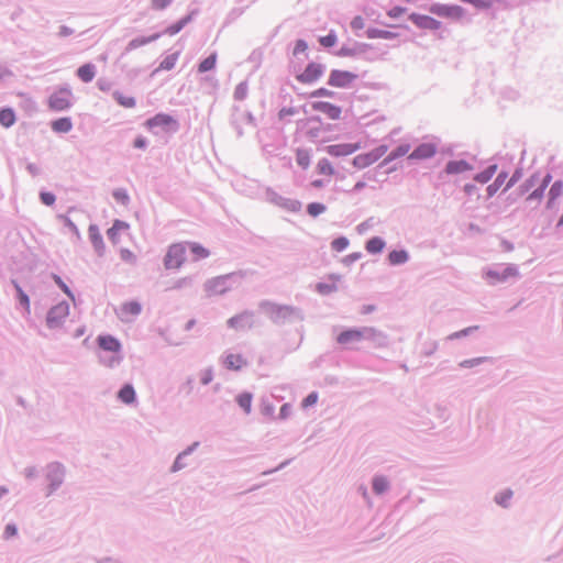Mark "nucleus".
Returning <instances> with one entry per match:
<instances>
[{
    "label": "nucleus",
    "instance_id": "c03bdc74",
    "mask_svg": "<svg viewBox=\"0 0 563 563\" xmlns=\"http://www.w3.org/2000/svg\"><path fill=\"white\" fill-rule=\"evenodd\" d=\"M217 57H218L217 53L213 52L210 55H208L206 58L200 60V63L198 64V73L205 74V73H208V71L214 69V67L217 65Z\"/></svg>",
    "mask_w": 563,
    "mask_h": 563
},
{
    "label": "nucleus",
    "instance_id": "13d9d810",
    "mask_svg": "<svg viewBox=\"0 0 563 563\" xmlns=\"http://www.w3.org/2000/svg\"><path fill=\"white\" fill-rule=\"evenodd\" d=\"M318 41L324 48H330L336 44L338 36L335 31L331 30L327 35L320 36Z\"/></svg>",
    "mask_w": 563,
    "mask_h": 563
},
{
    "label": "nucleus",
    "instance_id": "72a5a7b5",
    "mask_svg": "<svg viewBox=\"0 0 563 563\" xmlns=\"http://www.w3.org/2000/svg\"><path fill=\"white\" fill-rule=\"evenodd\" d=\"M387 261L391 266L404 265L409 261V253L405 249L393 250L388 253Z\"/></svg>",
    "mask_w": 563,
    "mask_h": 563
},
{
    "label": "nucleus",
    "instance_id": "20e7f679",
    "mask_svg": "<svg viewBox=\"0 0 563 563\" xmlns=\"http://www.w3.org/2000/svg\"><path fill=\"white\" fill-rule=\"evenodd\" d=\"M99 350L102 352H110V357H104L101 353L99 354V362L108 367H114L122 361L121 350L122 344L118 338L112 334H99L96 339Z\"/></svg>",
    "mask_w": 563,
    "mask_h": 563
},
{
    "label": "nucleus",
    "instance_id": "6ab92c4d",
    "mask_svg": "<svg viewBox=\"0 0 563 563\" xmlns=\"http://www.w3.org/2000/svg\"><path fill=\"white\" fill-rule=\"evenodd\" d=\"M227 324L229 328L234 330L252 329L254 327V312L251 310H244L241 313L231 317L227 321Z\"/></svg>",
    "mask_w": 563,
    "mask_h": 563
},
{
    "label": "nucleus",
    "instance_id": "603ef678",
    "mask_svg": "<svg viewBox=\"0 0 563 563\" xmlns=\"http://www.w3.org/2000/svg\"><path fill=\"white\" fill-rule=\"evenodd\" d=\"M249 95V84L246 80L239 82L233 92V99L235 101H243Z\"/></svg>",
    "mask_w": 563,
    "mask_h": 563
},
{
    "label": "nucleus",
    "instance_id": "f257e3e1",
    "mask_svg": "<svg viewBox=\"0 0 563 563\" xmlns=\"http://www.w3.org/2000/svg\"><path fill=\"white\" fill-rule=\"evenodd\" d=\"M258 309L276 325L302 321L305 316L300 308L289 305H280L271 300H262Z\"/></svg>",
    "mask_w": 563,
    "mask_h": 563
},
{
    "label": "nucleus",
    "instance_id": "b1692460",
    "mask_svg": "<svg viewBox=\"0 0 563 563\" xmlns=\"http://www.w3.org/2000/svg\"><path fill=\"white\" fill-rule=\"evenodd\" d=\"M373 45L364 42H354L353 46L342 45L339 51L334 53L338 57H355L372 49Z\"/></svg>",
    "mask_w": 563,
    "mask_h": 563
},
{
    "label": "nucleus",
    "instance_id": "58836bf2",
    "mask_svg": "<svg viewBox=\"0 0 563 563\" xmlns=\"http://www.w3.org/2000/svg\"><path fill=\"white\" fill-rule=\"evenodd\" d=\"M386 246V242L380 236H372L365 242V250L373 255L380 254Z\"/></svg>",
    "mask_w": 563,
    "mask_h": 563
},
{
    "label": "nucleus",
    "instance_id": "ea45409f",
    "mask_svg": "<svg viewBox=\"0 0 563 563\" xmlns=\"http://www.w3.org/2000/svg\"><path fill=\"white\" fill-rule=\"evenodd\" d=\"M16 121L15 111L11 107L0 108V124L3 128H11Z\"/></svg>",
    "mask_w": 563,
    "mask_h": 563
},
{
    "label": "nucleus",
    "instance_id": "de8ad7c7",
    "mask_svg": "<svg viewBox=\"0 0 563 563\" xmlns=\"http://www.w3.org/2000/svg\"><path fill=\"white\" fill-rule=\"evenodd\" d=\"M493 363V357L489 356H479L474 358L464 360L459 363V366L462 368H473L475 366L482 365L484 363Z\"/></svg>",
    "mask_w": 563,
    "mask_h": 563
},
{
    "label": "nucleus",
    "instance_id": "774afa93",
    "mask_svg": "<svg viewBox=\"0 0 563 563\" xmlns=\"http://www.w3.org/2000/svg\"><path fill=\"white\" fill-rule=\"evenodd\" d=\"M544 191L545 189L542 188L541 186H538L536 189H533L526 198V201L527 202H532V201H536L537 203H539L542 198L544 197Z\"/></svg>",
    "mask_w": 563,
    "mask_h": 563
},
{
    "label": "nucleus",
    "instance_id": "2f4dec72",
    "mask_svg": "<svg viewBox=\"0 0 563 563\" xmlns=\"http://www.w3.org/2000/svg\"><path fill=\"white\" fill-rule=\"evenodd\" d=\"M97 67L92 63H86L76 70V76L85 84L91 82L96 76Z\"/></svg>",
    "mask_w": 563,
    "mask_h": 563
},
{
    "label": "nucleus",
    "instance_id": "39448f33",
    "mask_svg": "<svg viewBox=\"0 0 563 563\" xmlns=\"http://www.w3.org/2000/svg\"><path fill=\"white\" fill-rule=\"evenodd\" d=\"M143 126L152 132L154 135H158L161 129L166 134H176L180 130L179 121L169 113L158 112L155 115L144 121Z\"/></svg>",
    "mask_w": 563,
    "mask_h": 563
},
{
    "label": "nucleus",
    "instance_id": "1a4fd4ad",
    "mask_svg": "<svg viewBox=\"0 0 563 563\" xmlns=\"http://www.w3.org/2000/svg\"><path fill=\"white\" fill-rule=\"evenodd\" d=\"M440 143V137L431 136L430 142L418 144L412 152L407 155V159L412 163L430 159L438 153Z\"/></svg>",
    "mask_w": 563,
    "mask_h": 563
},
{
    "label": "nucleus",
    "instance_id": "c85d7f7f",
    "mask_svg": "<svg viewBox=\"0 0 563 563\" xmlns=\"http://www.w3.org/2000/svg\"><path fill=\"white\" fill-rule=\"evenodd\" d=\"M328 278L331 280L330 283L320 282L316 285V291L322 296H328L338 290L336 282L341 279V276L338 274H330Z\"/></svg>",
    "mask_w": 563,
    "mask_h": 563
},
{
    "label": "nucleus",
    "instance_id": "49530a36",
    "mask_svg": "<svg viewBox=\"0 0 563 563\" xmlns=\"http://www.w3.org/2000/svg\"><path fill=\"white\" fill-rule=\"evenodd\" d=\"M512 495L514 493L511 489H504L503 492H499L495 495L494 501L503 508H508L510 506V499L512 498Z\"/></svg>",
    "mask_w": 563,
    "mask_h": 563
},
{
    "label": "nucleus",
    "instance_id": "864d4df0",
    "mask_svg": "<svg viewBox=\"0 0 563 563\" xmlns=\"http://www.w3.org/2000/svg\"><path fill=\"white\" fill-rule=\"evenodd\" d=\"M464 3L473 5L475 9L484 11L493 7L494 2H501V0H462Z\"/></svg>",
    "mask_w": 563,
    "mask_h": 563
},
{
    "label": "nucleus",
    "instance_id": "423d86ee",
    "mask_svg": "<svg viewBox=\"0 0 563 563\" xmlns=\"http://www.w3.org/2000/svg\"><path fill=\"white\" fill-rule=\"evenodd\" d=\"M43 471L45 481L47 482L45 496L49 497L62 487L65 482L67 471L66 466L58 461L47 463Z\"/></svg>",
    "mask_w": 563,
    "mask_h": 563
},
{
    "label": "nucleus",
    "instance_id": "f8f14e48",
    "mask_svg": "<svg viewBox=\"0 0 563 563\" xmlns=\"http://www.w3.org/2000/svg\"><path fill=\"white\" fill-rule=\"evenodd\" d=\"M423 8L437 16L452 20H460L465 14V9L459 4H443L435 2Z\"/></svg>",
    "mask_w": 563,
    "mask_h": 563
},
{
    "label": "nucleus",
    "instance_id": "9b49d317",
    "mask_svg": "<svg viewBox=\"0 0 563 563\" xmlns=\"http://www.w3.org/2000/svg\"><path fill=\"white\" fill-rule=\"evenodd\" d=\"M236 277L235 273L220 275L206 280L203 287L209 295H223L232 288V280Z\"/></svg>",
    "mask_w": 563,
    "mask_h": 563
},
{
    "label": "nucleus",
    "instance_id": "a19ab883",
    "mask_svg": "<svg viewBox=\"0 0 563 563\" xmlns=\"http://www.w3.org/2000/svg\"><path fill=\"white\" fill-rule=\"evenodd\" d=\"M11 284L15 290V299L19 302V305L25 309H30V297L29 295L23 290L21 285L18 280L12 279Z\"/></svg>",
    "mask_w": 563,
    "mask_h": 563
},
{
    "label": "nucleus",
    "instance_id": "338daca9",
    "mask_svg": "<svg viewBox=\"0 0 563 563\" xmlns=\"http://www.w3.org/2000/svg\"><path fill=\"white\" fill-rule=\"evenodd\" d=\"M59 219L63 221L65 228H67L71 233H74L77 236V239H80L79 229L69 217L60 214Z\"/></svg>",
    "mask_w": 563,
    "mask_h": 563
},
{
    "label": "nucleus",
    "instance_id": "4d7b16f0",
    "mask_svg": "<svg viewBox=\"0 0 563 563\" xmlns=\"http://www.w3.org/2000/svg\"><path fill=\"white\" fill-rule=\"evenodd\" d=\"M522 174H523L522 167H517L514 170L512 175L507 180L504 189L501 190V195L507 192L510 188H512L520 180V178L522 177Z\"/></svg>",
    "mask_w": 563,
    "mask_h": 563
},
{
    "label": "nucleus",
    "instance_id": "f704fd0d",
    "mask_svg": "<svg viewBox=\"0 0 563 563\" xmlns=\"http://www.w3.org/2000/svg\"><path fill=\"white\" fill-rule=\"evenodd\" d=\"M243 113L244 112H242V109L240 106L233 104L231 107L230 124L235 130L239 137L243 136V134H244L243 129L240 123V121L243 117Z\"/></svg>",
    "mask_w": 563,
    "mask_h": 563
},
{
    "label": "nucleus",
    "instance_id": "e433bc0d",
    "mask_svg": "<svg viewBox=\"0 0 563 563\" xmlns=\"http://www.w3.org/2000/svg\"><path fill=\"white\" fill-rule=\"evenodd\" d=\"M49 125L55 133H68L73 129V121L70 117H62L51 121Z\"/></svg>",
    "mask_w": 563,
    "mask_h": 563
},
{
    "label": "nucleus",
    "instance_id": "0eeeda50",
    "mask_svg": "<svg viewBox=\"0 0 563 563\" xmlns=\"http://www.w3.org/2000/svg\"><path fill=\"white\" fill-rule=\"evenodd\" d=\"M74 99L71 87L68 84H64L49 95L47 104L52 111L62 112L73 107Z\"/></svg>",
    "mask_w": 563,
    "mask_h": 563
},
{
    "label": "nucleus",
    "instance_id": "79ce46f5",
    "mask_svg": "<svg viewBox=\"0 0 563 563\" xmlns=\"http://www.w3.org/2000/svg\"><path fill=\"white\" fill-rule=\"evenodd\" d=\"M253 394L250 391H242L235 398L239 407L246 413H251L252 410Z\"/></svg>",
    "mask_w": 563,
    "mask_h": 563
},
{
    "label": "nucleus",
    "instance_id": "cd10ccee",
    "mask_svg": "<svg viewBox=\"0 0 563 563\" xmlns=\"http://www.w3.org/2000/svg\"><path fill=\"white\" fill-rule=\"evenodd\" d=\"M117 398L124 405H133L136 402V391L132 384H123L117 393Z\"/></svg>",
    "mask_w": 563,
    "mask_h": 563
},
{
    "label": "nucleus",
    "instance_id": "dca6fc26",
    "mask_svg": "<svg viewBox=\"0 0 563 563\" xmlns=\"http://www.w3.org/2000/svg\"><path fill=\"white\" fill-rule=\"evenodd\" d=\"M325 65L317 62H309L298 76V81L305 85L317 82L325 73Z\"/></svg>",
    "mask_w": 563,
    "mask_h": 563
},
{
    "label": "nucleus",
    "instance_id": "0e129e2a",
    "mask_svg": "<svg viewBox=\"0 0 563 563\" xmlns=\"http://www.w3.org/2000/svg\"><path fill=\"white\" fill-rule=\"evenodd\" d=\"M563 194V180L556 179L550 187L548 196H551L552 199H558Z\"/></svg>",
    "mask_w": 563,
    "mask_h": 563
},
{
    "label": "nucleus",
    "instance_id": "e2e57ef3",
    "mask_svg": "<svg viewBox=\"0 0 563 563\" xmlns=\"http://www.w3.org/2000/svg\"><path fill=\"white\" fill-rule=\"evenodd\" d=\"M410 151V144L409 143H401L398 146H396L390 153V159H398L405 155H407Z\"/></svg>",
    "mask_w": 563,
    "mask_h": 563
},
{
    "label": "nucleus",
    "instance_id": "680f3d73",
    "mask_svg": "<svg viewBox=\"0 0 563 563\" xmlns=\"http://www.w3.org/2000/svg\"><path fill=\"white\" fill-rule=\"evenodd\" d=\"M350 241L346 236L340 235L332 240L331 249L335 252H343L347 249Z\"/></svg>",
    "mask_w": 563,
    "mask_h": 563
},
{
    "label": "nucleus",
    "instance_id": "09e8293b",
    "mask_svg": "<svg viewBox=\"0 0 563 563\" xmlns=\"http://www.w3.org/2000/svg\"><path fill=\"white\" fill-rule=\"evenodd\" d=\"M179 54H180V51H177L173 54H169L167 55L159 64L158 68L156 69V71L158 70H172L175 65H176V62L179 57Z\"/></svg>",
    "mask_w": 563,
    "mask_h": 563
},
{
    "label": "nucleus",
    "instance_id": "7ed1b4c3",
    "mask_svg": "<svg viewBox=\"0 0 563 563\" xmlns=\"http://www.w3.org/2000/svg\"><path fill=\"white\" fill-rule=\"evenodd\" d=\"M482 277L490 286L508 283L510 279L520 277L519 268L516 264H492L482 271Z\"/></svg>",
    "mask_w": 563,
    "mask_h": 563
},
{
    "label": "nucleus",
    "instance_id": "a211bd4d",
    "mask_svg": "<svg viewBox=\"0 0 563 563\" xmlns=\"http://www.w3.org/2000/svg\"><path fill=\"white\" fill-rule=\"evenodd\" d=\"M408 20L418 29L426 31H438L442 26V22L427 14L411 12Z\"/></svg>",
    "mask_w": 563,
    "mask_h": 563
},
{
    "label": "nucleus",
    "instance_id": "bb28decb",
    "mask_svg": "<svg viewBox=\"0 0 563 563\" xmlns=\"http://www.w3.org/2000/svg\"><path fill=\"white\" fill-rule=\"evenodd\" d=\"M129 228H130V225L128 222L120 220V219H115L112 222V225L107 230V236H108L109 241L113 245L119 244L120 243V232L122 230H128Z\"/></svg>",
    "mask_w": 563,
    "mask_h": 563
},
{
    "label": "nucleus",
    "instance_id": "052dcab7",
    "mask_svg": "<svg viewBox=\"0 0 563 563\" xmlns=\"http://www.w3.org/2000/svg\"><path fill=\"white\" fill-rule=\"evenodd\" d=\"M308 43L303 38H298L295 42V46L292 49L294 57H298L300 54H305V59L309 58V55L306 53L308 49Z\"/></svg>",
    "mask_w": 563,
    "mask_h": 563
},
{
    "label": "nucleus",
    "instance_id": "6e6d98bb",
    "mask_svg": "<svg viewBox=\"0 0 563 563\" xmlns=\"http://www.w3.org/2000/svg\"><path fill=\"white\" fill-rule=\"evenodd\" d=\"M309 98H331L335 99L338 97V92L330 90L324 87H320L308 93Z\"/></svg>",
    "mask_w": 563,
    "mask_h": 563
},
{
    "label": "nucleus",
    "instance_id": "f3484780",
    "mask_svg": "<svg viewBox=\"0 0 563 563\" xmlns=\"http://www.w3.org/2000/svg\"><path fill=\"white\" fill-rule=\"evenodd\" d=\"M474 169V166L465 159H450L438 174V179L444 180L446 176L460 175Z\"/></svg>",
    "mask_w": 563,
    "mask_h": 563
},
{
    "label": "nucleus",
    "instance_id": "a18cd8bd",
    "mask_svg": "<svg viewBox=\"0 0 563 563\" xmlns=\"http://www.w3.org/2000/svg\"><path fill=\"white\" fill-rule=\"evenodd\" d=\"M316 173L324 176H333L335 175V169L331 162L328 158L323 157L319 159L316 166Z\"/></svg>",
    "mask_w": 563,
    "mask_h": 563
},
{
    "label": "nucleus",
    "instance_id": "8fccbe9b",
    "mask_svg": "<svg viewBox=\"0 0 563 563\" xmlns=\"http://www.w3.org/2000/svg\"><path fill=\"white\" fill-rule=\"evenodd\" d=\"M121 310H122V312H124L126 314L136 317L142 311V305L136 300H130L122 305Z\"/></svg>",
    "mask_w": 563,
    "mask_h": 563
},
{
    "label": "nucleus",
    "instance_id": "5701e85b",
    "mask_svg": "<svg viewBox=\"0 0 563 563\" xmlns=\"http://www.w3.org/2000/svg\"><path fill=\"white\" fill-rule=\"evenodd\" d=\"M361 148V143H340L332 144L324 147V151L332 157L349 156Z\"/></svg>",
    "mask_w": 563,
    "mask_h": 563
},
{
    "label": "nucleus",
    "instance_id": "f03ea898",
    "mask_svg": "<svg viewBox=\"0 0 563 563\" xmlns=\"http://www.w3.org/2000/svg\"><path fill=\"white\" fill-rule=\"evenodd\" d=\"M297 129L305 132L310 142L327 143L334 139L332 132L338 129L336 124L323 122L319 114L297 120Z\"/></svg>",
    "mask_w": 563,
    "mask_h": 563
},
{
    "label": "nucleus",
    "instance_id": "412c9836",
    "mask_svg": "<svg viewBox=\"0 0 563 563\" xmlns=\"http://www.w3.org/2000/svg\"><path fill=\"white\" fill-rule=\"evenodd\" d=\"M312 111L321 112L330 120H339L342 114V108L328 101H313L310 102Z\"/></svg>",
    "mask_w": 563,
    "mask_h": 563
},
{
    "label": "nucleus",
    "instance_id": "bf43d9fd",
    "mask_svg": "<svg viewBox=\"0 0 563 563\" xmlns=\"http://www.w3.org/2000/svg\"><path fill=\"white\" fill-rule=\"evenodd\" d=\"M325 205L321 202H310L307 205V213L312 218L319 217L320 214L325 212Z\"/></svg>",
    "mask_w": 563,
    "mask_h": 563
},
{
    "label": "nucleus",
    "instance_id": "4be33fe9",
    "mask_svg": "<svg viewBox=\"0 0 563 563\" xmlns=\"http://www.w3.org/2000/svg\"><path fill=\"white\" fill-rule=\"evenodd\" d=\"M538 180H539V174L538 173L532 174L521 185H519L516 190L511 191L506 197V202L508 205L515 203L520 197L528 194L536 186Z\"/></svg>",
    "mask_w": 563,
    "mask_h": 563
},
{
    "label": "nucleus",
    "instance_id": "3c124183",
    "mask_svg": "<svg viewBox=\"0 0 563 563\" xmlns=\"http://www.w3.org/2000/svg\"><path fill=\"white\" fill-rule=\"evenodd\" d=\"M51 278L54 280V283L56 284V286L71 300H75V295L73 292V290L65 284V282L63 280V278L56 274V273H52L51 274Z\"/></svg>",
    "mask_w": 563,
    "mask_h": 563
},
{
    "label": "nucleus",
    "instance_id": "ddd939ff",
    "mask_svg": "<svg viewBox=\"0 0 563 563\" xmlns=\"http://www.w3.org/2000/svg\"><path fill=\"white\" fill-rule=\"evenodd\" d=\"M265 198L268 202L289 212H299L302 207V203L299 200L285 198L272 188H267L265 190Z\"/></svg>",
    "mask_w": 563,
    "mask_h": 563
},
{
    "label": "nucleus",
    "instance_id": "2eb2a0df",
    "mask_svg": "<svg viewBox=\"0 0 563 563\" xmlns=\"http://www.w3.org/2000/svg\"><path fill=\"white\" fill-rule=\"evenodd\" d=\"M357 74L350 70L332 69L329 74L327 84L334 88L346 89L350 88L354 80L357 79Z\"/></svg>",
    "mask_w": 563,
    "mask_h": 563
},
{
    "label": "nucleus",
    "instance_id": "393cba45",
    "mask_svg": "<svg viewBox=\"0 0 563 563\" xmlns=\"http://www.w3.org/2000/svg\"><path fill=\"white\" fill-rule=\"evenodd\" d=\"M88 236L91 242V245L99 257H102L106 252V245L103 242V238L100 233L99 227L97 224L91 223L88 228Z\"/></svg>",
    "mask_w": 563,
    "mask_h": 563
},
{
    "label": "nucleus",
    "instance_id": "4c0bfd02",
    "mask_svg": "<svg viewBox=\"0 0 563 563\" xmlns=\"http://www.w3.org/2000/svg\"><path fill=\"white\" fill-rule=\"evenodd\" d=\"M390 487V483L388 478L384 475H375L372 478V489L375 495H383L388 492Z\"/></svg>",
    "mask_w": 563,
    "mask_h": 563
},
{
    "label": "nucleus",
    "instance_id": "6e6552de",
    "mask_svg": "<svg viewBox=\"0 0 563 563\" xmlns=\"http://www.w3.org/2000/svg\"><path fill=\"white\" fill-rule=\"evenodd\" d=\"M186 242L173 243L168 246L163 264L166 269H178L186 261Z\"/></svg>",
    "mask_w": 563,
    "mask_h": 563
},
{
    "label": "nucleus",
    "instance_id": "a878e982",
    "mask_svg": "<svg viewBox=\"0 0 563 563\" xmlns=\"http://www.w3.org/2000/svg\"><path fill=\"white\" fill-rule=\"evenodd\" d=\"M360 341H363V327L344 329L336 336V342L343 345Z\"/></svg>",
    "mask_w": 563,
    "mask_h": 563
},
{
    "label": "nucleus",
    "instance_id": "aec40b11",
    "mask_svg": "<svg viewBox=\"0 0 563 563\" xmlns=\"http://www.w3.org/2000/svg\"><path fill=\"white\" fill-rule=\"evenodd\" d=\"M363 340L371 342L374 347H386L389 344L388 335L374 327H363Z\"/></svg>",
    "mask_w": 563,
    "mask_h": 563
},
{
    "label": "nucleus",
    "instance_id": "7c9ffc66",
    "mask_svg": "<svg viewBox=\"0 0 563 563\" xmlns=\"http://www.w3.org/2000/svg\"><path fill=\"white\" fill-rule=\"evenodd\" d=\"M223 365L230 371H241L247 365V361L241 354H228L223 360Z\"/></svg>",
    "mask_w": 563,
    "mask_h": 563
},
{
    "label": "nucleus",
    "instance_id": "c756f323",
    "mask_svg": "<svg viewBox=\"0 0 563 563\" xmlns=\"http://www.w3.org/2000/svg\"><path fill=\"white\" fill-rule=\"evenodd\" d=\"M158 38H161V34H156V33H153L152 35H148V36H137V37H134L132 38L128 45L125 46L124 48V53H130L141 46H144L146 44H150V43H153L155 41H157Z\"/></svg>",
    "mask_w": 563,
    "mask_h": 563
},
{
    "label": "nucleus",
    "instance_id": "473e14b6",
    "mask_svg": "<svg viewBox=\"0 0 563 563\" xmlns=\"http://www.w3.org/2000/svg\"><path fill=\"white\" fill-rule=\"evenodd\" d=\"M186 244L194 262L207 258L210 255V251L198 242L186 241Z\"/></svg>",
    "mask_w": 563,
    "mask_h": 563
},
{
    "label": "nucleus",
    "instance_id": "4468645a",
    "mask_svg": "<svg viewBox=\"0 0 563 563\" xmlns=\"http://www.w3.org/2000/svg\"><path fill=\"white\" fill-rule=\"evenodd\" d=\"M388 151V146L385 144L378 145L374 150L356 155L352 159V164L355 168L362 169L376 163L380 157Z\"/></svg>",
    "mask_w": 563,
    "mask_h": 563
},
{
    "label": "nucleus",
    "instance_id": "5fc2aeb1",
    "mask_svg": "<svg viewBox=\"0 0 563 563\" xmlns=\"http://www.w3.org/2000/svg\"><path fill=\"white\" fill-rule=\"evenodd\" d=\"M112 197L118 203H120L124 207H126L131 201L130 196H129L126 189H124V188H115L112 191Z\"/></svg>",
    "mask_w": 563,
    "mask_h": 563
},
{
    "label": "nucleus",
    "instance_id": "37998d69",
    "mask_svg": "<svg viewBox=\"0 0 563 563\" xmlns=\"http://www.w3.org/2000/svg\"><path fill=\"white\" fill-rule=\"evenodd\" d=\"M113 100L123 108H133L136 104V100L132 96H124L121 91L114 90L112 92Z\"/></svg>",
    "mask_w": 563,
    "mask_h": 563
},
{
    "label": "nucleus",
    "instance_id": "69168bd1",
    "mask_svg": "<svg viewBox=\"0 0 563 563\" xmlns=\"http://www.w3.org/2000/svg\"><path fill=\"white\" fill-rule=\"evenodd\" d=\"M38 197L40 201L47 207L53 206L56 201V196L52 191L41 190Z\"/></svg>",
    "mask_w": 563,
    "mask_h": 563
},
{
    "label": "nucleus",
    "instance_id": "9d476101",
    "mask_svg": "<svg viewBox=\"0 0 563 563\" xmlns=\"http://www.w3.org/2000/svg\"><path fill=\"white\" fill-rule=\"evenodd\" d=\"M69 314V303L66 300L52 306L46 313V325L51 330L62 328Z\"/></svg>",
    "mask_w": 563,
    "mask_h": 563
},
{
    "label": "nucleus",
    "instance_id": "c9c22d12",
    "mask_svg": "<svg viewBox=\"0 0 563 563\" xmlns=\"http://www.w3.org/2000/svg\"><path fill=\"white\" fill-rule=\"evenodd\" d=\"M312 150L306 147H298L296 150V163L297 165L306 170L311 164Z\"/></svg>",
    "mask_w": 563,
    "mask_h": 563
}]
</instances>
